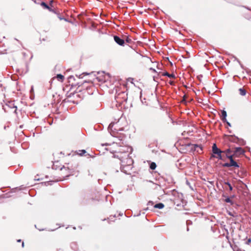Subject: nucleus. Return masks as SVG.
<instances>
[{
	"label": "nucleus",
	"mask_w": 251,
	"mask_h": 251,
	"mask_svg": "<svg viewBox=\"0 0 251 251\" xmlns=\"http://www.w3.org/2000/svg\"><path fill=\"white\" fill-rule=\"evenodd\" d=\"M234 156H228V159L229 160V162H227L223 164L222 166L224 167H233L234 168H239V165L237 163V162L234 160Z\"/></svg>",
	"instance_id": "obj_7"
},
{
	"label": "nucleus",
	"mask_w": 251,
	"mask_h": 251,
	"mask_svg": "<svg viewBox=\"0 0 251 251\" xmlns=\"http://www.w3.org/2000/svg\"><path fill=\"white\" fill-rule=\"evenodd\" d=\"M225 184L226 185H227L228 186L229 189L230 191H232V186L231 185V184L229 182H226L225 183Z\"/></svg>",
	"instance_id": "obj_25"
},
{
	"label": "nucleus",
	"mask_w": 251,
	"mask_h": 251,
	"mask_svg": "<svg viewBox=\"0 0 251 251\" xmlns=\"http://www.w3.org/2000/svg\"><path fill=\"white\" fill-rule=\"evenodd\" d=\"M164 207V205L162 203H159L154 205V208L158 209H162Z\"/></svg>",
	"instance_id": "obj_18"
},
{
	"label": "nucleus",
	"mask_w": 251,
	"mask_h": 251,
	"mask_svg": "<svg viewBox=\"0 0 251 251\" xmlns=\"http://www.w3.org/2000/svg\"><path fill=\"white\" fill-rule=\"evenodd\" d=\"M56 78L58 79L59 81H63V75L62 74H58L57 75Z\"/></svg>",
	"instance_id": "obj_22"
},
{
	"label": "nucleus",
	"mask_w": 251,
	"mask_h": 251,
	"mask_svg": "<svg viewBox=\"0 0 251 251\" xmlns=\"http://www.w3.org/2000/svg\"><path fill=\"white\" fill-rule=\"evenodd\" d=\"M239 91L241 96H245L246 94V91L244 88H240Z\"/></svg>",
	"instance_id": "obj_20"
},
{
	"label": "nucleus",
	"mask_w": 251,
	"mask_h": 251,
	"mask_svg": "<svg viewBox=\"0 0 251 251\" xmlns=\"http://www.w3.org/2000/svg\"><path fill=\"white\" fill-rule=\"evenodd\" d=\"M66 88H64L63 91H64L65 90Z\"/></svg>",
	"instance_id": "obj_42"
},
{
	"label": "nucleus",
	"mask_w": 251,
	"mask_h": 251,
	"mask_svg": "<svg viewBox=\"0 0 251 251\" xmlns=\"http://www.w3.org/2000/svg\"><path fill=\"white\" fill-rule=\"evenodd\" d=\"M15 40H16V41H17L18 42H20V41L16 38H15Z\"/></svg>",
	"instance_id": "obj_39"
},
{
	"label": "nucleus",
	"mask_w": 251,
	"mask_h": 251,
	"mask_svg": "<svg viewBox=\"0 0 251 251\" xmlns=\"http://www.w3.org/2000/svg\"><path fill=\"white\" fill-rule=\"evenodd\" d=\"M41 6L45 9H48L50 12H52L54 13H55V11L51 8V7H50L48 4H47L46 2L42 1L41 4Z\"/></svg>",
	"instance_id": "obj_11"
},
{
	"label": "nucleus",
	"mask_w": 251,
	"mask_h": 251,
	"mask_svg": "<svg viewBox=\"0 0 251 251\" xmlns=\"http://www.w3.org/2000/svg\"><path fill=\"white\" fill-rule=\"evenodd\" d=\"M55 79V77H53V78H52V80H51V81H50V82L51 83H52L53 80H54Z\"/></svg>",
	"instance_id": "obj_35"
},
{
	"label": "nucleus",
	"mask_w": 251,
	"mask_h": 251,
	"mask_svg": "<svg viewBox=\"0 0 251 251\" xmlns=\"http://www.w3.org/2000/svg\"><path fill=\"white\" fill-rule=\"evenodd\" d=\"M221 113H222V115L221 117V120H222V121L223 122H226V117L227 116L226 112L225 110H223L222 111Z\"/></svg>",
	"instance_id": "obj_17"
},
{
	"label": "nucleus",
	"mask_w": 251,
	"mask_h": 251,
	"mask_svg": "<svg viewBox=\"0 0 251 251\" xmlns=\"http://www.w3.org/2000/svg\"><path fill=\"white\" fill-rule=\"evenodd\" d=\"M196 147H197V148H199L201 149V151L202 150V148H201V147H200V146H199L198 145H196Z\"/></svg>",
	"instance_id": "obj_33"
},
{
	"label": "nucleus",
	"mask_w": 251,
	"mask_h": 251,
	"mask_svg": "<svg viewBox=\"0 0 251 251\" xmlns=\"http://www.w3.org/2000/svg\"><path fill=\"white\" fill-rule=\"evenodd\" d=\"M115 100L117 103L121 104L127 100V94L124 91L117 92L115 96Z\"/></svg>",
	"instance_id": "obj_3"
},
{
	"label": "nucleus",
	"mask_w": 251,
	"mask_h": 251,
	"mask_svg": "<svg viewBox=\"0 0 251 251\" xmlns=\"http://www.w3.org/2000/svg\"><path fill=\"white\" fill-rule=\"evenodd\" d=\"M222 153H219L218 154H217V156L216 157V158L220 160H225V157L223 155H222Z\"/></svg>",
	"instance_id": "obj_21"
},
{
	"label": "nucleus",
	"mask_w": 251,
	"mask_h": 251,
	"mask_svg": "<svg viewBox=\"0 0 251 251\" xmlns=\"http://www.w3.org/2000/svg\"><path fill=\"white\" fill-rule=\"evenodd\" d=\"M123 153L125 158L124 159H120L121 161V165L123 166V169H124L126 166L131 168V164L133 163V161L131 158L128 157L127 151H124Z\"/></svg>",
	"instance_id": "obj_5"
},
{
	"label": "nucleus",
	"mask_w": 251,
	"mask_h": 251,
	"mask_svg": "<svg viewBox=\"0 0 251 251\" xmlns=\"http://www.w3.org/2000/svg\"><path fill=\"white\" fill-rule=\"evenodd\" d=\"M52 4H53V0L50 1V5L51 7H53V6Z\"/></svg>",
	"instance_id": "obj_31"
},
{
	"label": "nucleus",
	"mask_w": 251,
	"mask_h": 251,
	"mask_svg": "<svg viewBox=\"0 0 251 251\" xmlns=\"http://www.w3.org/2000/svg\"><path fill=\"white\" fill-rule=\"evenodd\" d=\"M66 96V98L64 99V103L73 102L74 103H78L84 98V95H83L81 90H79V91L75 92L68 91Z\"/></svg>",
	"instance_id": "obj_1"
},
{
	"label": "nucleus",
	"mask_w": 251,
	"mask_h": 251,
	"mask_svg": "<svg viewBox=\"0 0 251 251\" xmlns=\"http://www.w3.org/2000/svg\"><path fill=\"white\" fill-rule=\"evenodd\" d=\"M222 151H223L222 153L226 154V157L227 158H228V156H233V153L232 154V152H233V151H232L230 149H227V150Z\"/></svg>",
	"instance_id": "obj_15"
},
{
	"label": "nucleus",
	"mask_w": 251,
	"mask_h": 251,
	"mask_svg": "<svg viewBox=\"0 0 251 251\" xmlns=\"http://www.w3.org/2000/svg\"><path fill=\"white\" fill-rule=\"evenodd\" d=\"M51 182L52 181H48V182H45V184L46 185H51Z\"/></svg>",
	"instance_id": "obj_29"
},
{
	"label": "nucleus",
	"mask_w": 251,
	"mask_h": 251,
	"mask_svg": "<svg viewBox=\"0 0 251 251\" xmlns=\"http://www.w3.org/2000/svg\"><path fill=\"white\" fill-rule=\"evenodd\" d=\"M233 249V251H242L241 249H240L237 246H234Z\"/></svg>",
	"instance_id": "obj_27"
},
{
	"label": "nucleus",
	"mask_w": 251,
	"mask_h": 251,
	"mask_svg": "<svg viewBox=\"0 0 251 251\" xmlns=\"http://www.w3.org/2000/svg\"><path fill=\"white\" fill-rule=\"evenodd\" d=\"M83 95H84V97L87 95H93L96 91V87L95 86L91 83L88 86L85 87V89L81 90Z\"/></svg>",
	"instance_id": "obj_6"
},
{
	"label": "nucleus",
	"mask_w": 251,
	"mask_h": 251,
	"mask_svg": "<svg viewBox=\"0 0 251 251\" xmlns=\"http://www.w3.org/2000/svg\"><path fill=\"white\" fill-rule=\"evenodd\" d=\"M169 83L170 84H171L172 85H174V82L173 81H170Z\"/></svg>",
	"instance_id": "obj_30"
},
{
	"label": "nucleus",
	"mask_w": 251,
	"mask_h": 251,
	"mask_svg": "<svg viewBox=\"0 0 251 251\" xmlns=\"http://www.w3.org/2000/svg\"><path fill=\"white\" fill-rule=\"evenodd\" d=\"M114 40L115 42L120 46H124L125 44V41H124V35L122 36V38H121L118 36H114Z\"/></svg>",
	"instance_id": "obj_9"
},
{
	"label": "nucleus",
	"mask_w": 251,
	"mask_h": 251,
	"mask_svg": "<svg viewBox=\"0 0 251 251\" xmlns=\"http://www.w3.org/2000/svg\"><path fill=\"white\" fill-rule=\"evenodd\" d=\"M23 55H24V56H25V53H23Z\"/></svg>",
	"instance_id": "obj_40"
},
{
	"label": "nucleus",
	"mask_w": 251,
	"mask_h": 251,
	"mask_svg": "<svg viewBox=\"0 0 251 251\" xmlns=\"http://www.w3.org/2000/svg\"><path fill=\"white\" fill-rule=\"evenodd\" d=\"M251 242V239H249L248 240L247 244H249Z\"/></svg>",
	"instance_id": "obj_32"
},
{
	"label": "nucleus",
	"mask_w": 251,
	"mask_h": 251,
	"mask_svg": "<svg viewBox=\"0 0 251 251\" xmlns=\"http://www.w3.org/2000/svg\"><path fill=\"white\" fill-rule=\"evenodd\" d=\"M6 106H7L9 108H15V110L14 111L15 113H17V107L16 106L14 102L12 101H8V103H6Z\"/></svg>",
	"instance_id": "obj_12"
},
{
	"label": "nucleus",
	"mask_w": 251,
	"mask_h": 251,
	"mask_svg": "<svg viewBox=\"0 0 251 251\" xmlns=\"http://www.w3.org/2000/svg\"><path fill=\"white\" fill-rule=\"evenodd\" d=\"M212 151L213 153L215 154L223 152V151L217 148L216 144H214L212 146Z\"/></svg>",
	"instance_id": "obj_13"
},
{
	"label": "nucleus",
	"mask_w": 251,
	"mask_h": 251,
	"mask_svg": "<svg viewBox=\"0 0 251 251\" xmlns=\"http://www.w3.org/2000/svg\"><path fill=\"white\" fill-rule=\"evenodd\" d=\"M2 109L4 110L5 112H7L8 111V108H9L7 106H6V104L5 105H2Z\"/></svg>",
	"instance_id": "obj_24"
},
{
	"label": "nucleus",
	"mask_w": 251,
	"mask_h": 251,
	"mask_svg": "<svg viewBox=\"0 0 251 251\" xmlns=\"http://www.w3.org/2000/svg\"><path fill=\"white\" fill-rule=\"evenodd\" d=\"M245 150L241 147H237L233 151V155L234 157H239L244 154Z\"/></svg>",
	"instance_id": "obj_8"
},
{
	"label": "nucleus",
	"mask_w": 251,
	"mask_h": 251,
	"mask_svg": "<svg viewBox=\"0 0 251 251\" xmlns=\"http://www.w3.org/2000/svg\"><path fill=\"white\" fill-rule=\"evenodd\" d=\"M22 246L23 248H24V242H22Z\"/></svg>",
	"instance_id": "obj_36"
},
{
	"label": "nucleus",
	"mask_w": 251,
	"mask_h": 251,
	"mask_svg": "<svg viewBox=\"0 0 251 251\" xmlns=\"http://www.w3.org/2000/svg\"><path fill=\"white\" fill-rule=\"evenodd\" d=\"M225 201L226 202L230 203L231 204H233V202L229 198H227L226 199Z\"/></svg>",
	"instance_id": "obj_26"
},
{
	"label": "nucleus",
	"mask_w": 251,
	"mask_h": 251,
	"mask_svg": "<svg viewBox=\"0 0 251 251\" xmlns=\"http://www.w3.org/2000/svg\"><path fill=\"white\" fill-rule=\"evenodd\" d=\"M124 41H125V44H127L128 45H131L133 44V41L130 39L129 37L124 35Z\"/></svg>",
	"instance_id": "obj_14"
},
{
	"label": "nucleus",
	"mask_w": 251,
	"mask_h": 251,
	"mask_svg": "<svg viewBox=\"0 0 251 251\" xmlns=\"http://www.w3.org/2000/svg\"><path fill=\"white\" fill-rule=\"evenodd\" d=\"M151 69L153 71H155L154 69Z\"/></svg>",
	"instance_id": "obj_41"
},
{
	"label": "nucleus",
	"mask_w": 251,
	"mask_h": 251,
	"mask_svg": "<svg viewBox=\"0 0 251 251\" xmlns=\"http://www.w3.org/2000/svg\"><path fill=\"white\" fill-rule=\"evenodd\" d=\"M156 167V165L154 162H151L150 164V168L151 170H154Z\"/></svg>",
	"instance_id": "obj_23"
},
{
	"label": "nucleus",
	"mask_w": 251,
	"mask_h": 251,
	"mask_svg": "<svg viewBox=\"0 0 251 251\" xmlns=\"http://www.w3.org/2000/svg\"><path fill=\"white\" fill-rule=\"evenodd\" d=\"M80 151L81 152V153H79V155H82L83 154L86 153V151L85 150H82Z\"/></svg>",
	"instance_id": "obj_28"
},
{
	"label": "nucleus",
	"mask_w": 251,
	"mask_h": 251,
	"mask_svg": "<svg viewBox=\"0 0 251 251\" xmlns=\"http://www.w3.org/2000/svg\"><path fill=\"white\" fill-rule=\"evenodd\" d=\"M226 122L228 126H230V123H229V122H227V121H226Z\"/></svg>",
	"instance_id": "obj_38"
},
{
	"label": "nucleus",
	"mask_w": 251,
	"mask_h": 251,
	"mask_svg": "<svg viewBox=\"0 0 251 251\" xmlns=\"http://www.w3.org/2000/svg\"><path fill=\"white\" fill-rule=\"evenodd\" d=\"M58 17L60 20H63V17H62L61 16H58Z\"/></svg>",
	"instance_id": "obj_34"
},
{
	"label": "nucleus",
	"mask_w": 251,
	"mask_h": 251,
	"mask_svg": "<svg viewBox=\"0 0 251 251\" xmlns=\"http://www.w3.org/2000/svg\"><path fill=\"white\" fill-rule=\"evenodd\" d=\"M96 79L100 83V85L102 88H104L105 87H109L112 85V83L110 80V76L108 74H102L98 76Z\"/></svg>",
	"instance_id": "obj_2"
},
{
	"label": "nucleus",
	"mask_w": 251,
	"mask_h": 251,
	"mask_svg": "<svg viewBox=\"0 0 251 251\" xmlns=\"http://www.w3.org/2000/svg\"><path fill=\"white\" fill-rule=\"evenodd\" d=\"M226 138L230 141L233 142H237V140H238V139L236 138V137L231 136V135H226L225 136Z\"/></svg>",
	"instance_id": "obj_16"
},
{
	"label": "nucleus",
	"mask_w": 251,
	"mask_h": 251,
	"mask_svg": "<svg viewBox=\"0 0 251 251\" xmlns=\"http://www.w3.org/2000/svg\"><path fill=\"white\" fill-rule=\"evenodd\" d=\"M62 152L60 151L59 153H54V161L53 162L52 168L54 170H62L63 169V166L61 165V163L59 162V160L58 159V158H60V157H58V155L60 154L62 155Z\"/></svg>",
	"instance_id": "obj_4"
},
{
	"label": "nucleus",
	"mask_w": 251,
	"mask_h": 251,
	"mask_svg": "<svg viewBox=\"0 0 251 251\" xmlns=\"http://www.w3.org/2000/svg\"><path fill=\"white\" fill-rule=\"evenodd\" d=\"M68 86H71L72 87L76 85L75 81L74 76L71 75L68 78Z\"/></svg>",
	"instance_id": "obj_10"
},
{
	"label": "nucleus",
	"mask_w": 251,
	"mask_h": 251,
	"mask_svg": "<svg viewBox=\"0 0 251 251\" xmlns=\"http://www.w3.org/2000/svg\"><path fill=\"white\" fill-rule=\"evenodd\" d=\"M17 241L18 242H21V239H18V240H17Z\"/></svg>",
	"instance_id": "obj_37"
},
{
	"label": "nucleus",
	"mask_w": 251,
	"mask_h": 251,
	"mask_svg": "<svg viewBox=\"0 0 251 251\" xmlns=\"http://www.w3.org/2000/svg\"><path fill=\"white\" fill-rule=\"evenodd\" d=\"M162 75L164 76H167L170 78H175V75H174V74H170L168 72L164 73Z\"/></svg>",
	"instance_id": "obj_19"
}]
</instances>
